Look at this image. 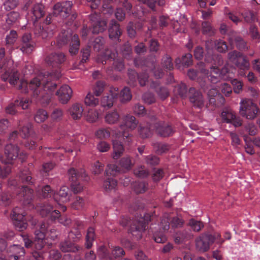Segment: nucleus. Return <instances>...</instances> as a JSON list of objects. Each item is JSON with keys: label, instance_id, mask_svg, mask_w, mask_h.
<instances>
[{"label": "nucleus", "instance_id": "bf43d9fd", "mask_svg": "<svg viewBox=\"0 0 260 260\" xmlns=\"http://www.w3.org/2000/svg\"><path fill=\"white\" fill-rule=\"evenodd\" d=\"M105 85V83L104 81H97L93 89L94 95L97 96H100L104 91Z\"/></svg>", "mask_w": 260, "mask_h": 260}, {"label": "nucleus", "instance_id": "0eeeda50", "mask_svg": "<svg viewBox=\"0 0 260 260\" xmlns=\"http://www.w3.org/2000/svg\"><path fill=\"white\" fill-rule=\"evenodd\" d=\"M70 43L69 52L72 55L78 53L79 46L80 41L77 35H72L71 30H62L59 34L56 39V46L58 48H61L66 46L69 42Z\"/></svg>", "mask_w": 260, "mask_h": 260}, {"label": "nucleus", "instance_id": "20e7f679", "mask_svg": "<svg viewBox=\"0 0 260 260\" xmlns=\"http://www.w3.org/2000/svg\"><path fill=\"white\" fill-rule=\"evenodd\" d=\"M139 219L132 221L131 217L126 215H121L118 222L121 226L125 227L129 225L128 230V234L132 235L134 240L138 241L142 238L143 233L148 228L149 223L151 221L150 213L145 212Z\"/></svg>", "mask_w": 260, "mask_h": 260}, {"label": "nucleus", "instance_id": "052dcab7", "mask_svg": "<svg viewBox=\"0 0 260 260\" xmlns=\"http://www.w3.org/2000/svg\"><path fill=\"white\" fill-rule=\"evenodd\" d=\"M85 104L89 106H95L99 102V99L95 98L93 95L88 93L84 100Z\"/></svg>", "mask_w": 260, "mask_h": 260}, {"label": "nucleus", "instance_id": "9b49d317", "mask_svg": "<svg viewBox=\"0 0 260 260\" xmlns=\"http://www.w3.org/2000/svg\"><path fill=\"white\" fill-rule=\"evenodd\" d=\"M240 104L239 113L241 116L249 120H253L256 117L259 109L252 100L242 99Z\"/></svg>", "mask_w": 260, "mask_h": 260}, {"label": "nucleus", "instance_id": "49530a36", "mask_svg": "<svg viewBox=\"0 0 260 260\" xmlns=\"http://www.w3.org/2000/svg\"><path fill=\"white\" fill-rule=\"evenodd\" d=\"M215 48L218 52L220 53H225L228 50L226 43L220 39L215 40Z\"/></svg>", "mask_w": 260, "mask_h": 260}, {"label": "nucleus", "instance_id": "a19ab883", "mask_svg": "<svg viewBox=\"0 0 260 260\" xmlns=\"http://www.w3.org/2000/svg\"><path fill=\"white\" fill-rule=\"evenodd\" d=\"M19 176L21 181L24 183L32 184L34 182L32 178L30 175V172L27 169L21 171Z\"/></svg>", "mask_w": 260, "mask_h": 260}, {"label": "nucleus", "instance_id": "39448f33", "mask_svg": "<svg viewBox=\"0 0 260 260\" xmlns=\"http://www.w3.org/2000/svg\"><path fill=\"white\" fill-rule=\"evenodd\" d=\"M184 223L183 219L177 216L173 217L171 220L167 217L161 219L157 225V228L153 232V239L157 243H165L168 240L166 233L168 232L170 225L175 229L181 227Z\"/></svg>", "mask_w": 260, "mask_h": 260}, {"label": "nucleus", "instance_id": "ddd939ff", "mask_svg": "<svg viewBox=\"0 0 260 260\" xmlns=\"http://www.w3.org/2000/svg\"><path fill=\"white\" fill-rule=\"evenodd\" d=\"M19 135L23 138H28L25 142V146L29 149H34L37 146V143L42 140L40 136L36 132H32L31 125H27L20 129Z\"/></svg>", "mask_w": 260, "mask_h": 260}, {"label": "nucleus", "instance_id": "a878e982", "mask_svg": "<svg viewBox=\"0 0 260 260\" xmlns=\"http://www.w3.org/2000/svg\"><path fill=\"white\" fill-rule=\"evenodd\" d=\"M106 179L104 186L106 190L112 189L114 187V165L107 166L105 171Z\"/></svg>", "mask_w": 260, "mask_h": 260}, {"label": "nucleus", "instance_id": "f257e3e1", "mask_svg": "<svg viewBox=\"0 0 260 260\" xmlns=\"http://www.w3.org/2000/svg\"><path fill=\"white\" fill-rule=\"evenodd\" d=\"M0 69L4 73L1 75L2 80H9L10 84L23 93L32 91V96L42 105H47L51 96L49 92L56 89L57 81L60 76V72L53 73L42 71L30 80L29 83L20 79V74L13 67V61L6 53L4 48H0Z\"/></svg>", "mask_w": 260, "mask_h": 260}, {"label": "nucleus", "instance_id": "bb28decb", "mask_svg": "<svg viewBox=\"0 0 260 260\" xmlns=\"http://www.w3.org/2000/svg\"><path fill=\"white\" fill-rule=\"evenodd\" d=\"M133 166L131 158L129 156H125L121 158L117 165H115V173H125L130 170Z\"/></svg>", "mask_w": 260, "mask_h": 260}, {"label": "nucleus", "instance_id": "8fccbe9b", "mask_svg": "<svg viewBox=\"0 0 260 260\" xmlns=\"http://www.w3.org/2000/svg\"><path fill=\"white\" fill-rule=\"evenodd\" d=\"M140 136L143 139L151 137L153 134L152 129L148 125H140L139 129Z\"/></svg>", "mask_w": 260, "mask_h": 260}, {"label": "nucleus", "instance_id": "603ef678", "mask_svg": "<svg viewBox=\"0 0 260 260\" xmlns=\"http://www.w3.org/2000/svg\"><path fill=\"white\" fill-rule=\"evenodd\" d=\"M19 18V13L17 12L12 11L7 14L6 21L8 25H13L17 21Z\"/></svg>", "mask_w": 260, "mask_h": 260}, {"label": "nucleus", "instance_id": "6e6552de", "mask_svg": "<svg viewBox=\"0 0 260 260\" xmlns=\"http://www.w3.org/2000/svg\"><path fill=\"white\" fill-rule=\"evenodd\" d=\"M233 70L235 69H233L229 64L225 65L221 69L212 67L211 68L210 74L207 75V78L213 84L218 83L220 79L231 80L234 77Z\"/></svg>", "mask_w": 260, "mask_h": 260}, {"label": "nucleus", "instance_id": "5fc2aeb1", "mask_svg": "<svg viewBox=\"0 0 260 260\" xmlns=\"http://www.w3.org/2000/svg\"><path fill=\"white\" fill-rule=\"evenodd\" d=\"M111 59H112V54L110 53L108 50H106L105 52L98 55L97 61L98 62H101L102 64H104L107 63V61L108 60L112 61Z\"/></svg>", "mask_w": 260, "mask_h": 260}, {"label": "nucleus", "instance_id": "09e8293b", "mask_svg": "<svg viewBox=\"0 0 260 260\" xmlns=\"http://www.w3.org/2000/svg\"><path fill=\"white\" fill-rule=\"evenodd\" d=\"M188 224L194 232H199L204 227V223L202 221H198L194 218L189 219Z\"/></svg>", "mask_w": 260, "mask_h": 260}, {"label": "nucleus", "instance_id": "0e129e2a", "mask_svg": "<svg viewBox=\"0 0 260 260\" xmlns=\"http://www.w3.org/2000/svg\"><path fill=\"white\" fill-rule=\"evenodd\" d=\"M241 15L244 19V20L246 23H250L254 19V14L250 10H244L241 13Z\"/></svg>", "mask_w": 260, "mask_h": 260}, {"label": "nucleus", "instance_id": "13d9d810", "mask_svg": "<svg viewBox=\"0 0 260 260\" xmlns=\"http://www.w3.org/2000/svg\"><path fill=\"white\" fill-rule=\"evenodd\" d=\"M99 252L101 257L105 260H113V255L110 254L107 249L105 246H101Z\"/></svg>", "mask_w": 260, "mask_h": 260}, {"label": "nucleus", "instance_id": "4be33fe9", "mask_svg": "<svg viewBox=\"0 0 260 260\" xmlns=\"http://www.w3.org/2000/svg\"><path fill=\"white\" fill-rule=\"evenodd\" d=\"M175 63L177 69L183 71L192 64V55L190 53H186L181 57H177L175 60Z\"/></svg>", "mask_w": 260, "mask_h": 260}, {"label": "nucleus", "instance_id": "b1692460", "mask_svg": "<svg viewBox=\"0 0 260 260\" xmlns=\"http://www.w3.org/2000/svg\"><path fill=\"white\" fill-rule=\"evenodd\" d=\"M59 249L63 252L76 253L82 250V248L67 238L59 243Z\"/></svg>", "mask_w": 260, "mask_h": 260}, {"label": "nucleus", "instance_id": "4468645a", "mask_svg": "<svg viewBox=\"0 0 260 260\" xmlns=\"http://www.w3.org/2000/svg\"><path fill=\"white\" fill-rule=\"evenodd\" d=\"M25 212L18 207L14 208L11 214V218L13 221V224L16 229L23 231L27 227V223L24 219Z\"/></svg>", "mask_w": 260, "mask_h": 260}, {"label": "nucleus", "instance_id": "f3484780", "mask_svg": "<svg viewBox=\"0 0 260 260\" xmlns=\"http://www.w3.org/2000/svg\"><path fill=\"white\" fill-rule=\"evenodd\" d=\"M30 103V102L28 99L15 100L14 102L10 103L6 108V112L10 115H15L17 113L18 109L20 107L23 110L27 109Z\"/></svg>", "mask_w": 260, "mask_h": 260}, {"label": "nucleus", "instance_id": "c9c22d12", "mask_svg": "<svg viewBox=\"0 0 260 260\" xmlns=\"http://www.w3.org/2000/svg\"><path fill=\"white\" fill-rule=\"evenodd\" d=\"M144 161L145 164L149 167L152 169L159 165L160 162V158L158 156L155 155L150 154L145 157Z\"/></svg>", "mask_w": 260, "mask_h": 260}, {"label": "nucleus", "instance_id": "aec40b11", "mask_svg": "<svg viewBox=\"0 0 260 260\" xmlns=\"http://www.w3.org/2000/svg\"><path fill=\"white\" fill-rule=\"evenodd\" d=\"M188 97L189 101L193 104V106L202 108L204 106V99L202 93L194 87H190L189 89Z\"/></svg>", "mask_w": 260, "mask_h": 260}, {"label": "nucleus", "instance_id": "6ab92c4d", "mask_svg": "<svg viewBox=\"0 0 260 260\" xmlns=\"http://www.w3.org/2000/svg\"><path fill=\"white\" fill-rule=\"evenodd\" d=\"M89 17L92 25L90 29L93 34H99L103 31L106 29V22L104 20H101L98 14H91L90 15Z\"/></svg>", "mask_w": 260, "mask_h": 260}, {"label": "nucleus", "instance_id": "473e14b6", "mask_svg": "<svg viewBox=\"0 0 260 260\" xmlns=\"http://www.w3.org/2000/svg\"><path fill=\"white\" fill-rule=\"evenodd\" d=\"M233 41L237 49L241 51H246L250 47L247 42L240 36H234Z\"/></svg>", "mask_w": 260, "mask_h": 260}, {"label": "nucleus", "instance_id": "2f4dec72", "mask_svg": "<svg viewBox=\"0 0 260 260\" xmlns=\"http://www.w3.org/2000/svg\"><path fill=\"white\" fill-rule=\"evenodd\" d=\"M46 244V239H45V235L42 233L35 234L34 241V247L36 250H41L45 246Z\"/></svg>", "mask_w": 260, "mask_h": 260}, {"label": "nucleus", "instance_id": "2eb2a0df", "mask_svg": "<svg viewBox=\"0 0 260 260\" xmlns=\"http://www.w3.org/2000/svg\"><path fill=\"white\" fill-rule=\"evenodd\" d=\"M215 41L211 39H208L205 42V46L206 48V54L205 55V61L207 63L216 64L218 59L217 64H219L221 62H222L221 56L218 55L213 52V48L215 47Z\"/></svg>", "mask_w": 260, "mask_h": 260}, {"label": "nucleus", "instance_id": "f03ea898", "mask_svg": "<svg viewBox=\"0 0 260 260\" xmlns=\"http://www.w3.org/2000/svg\"><path fill=\"white\" fill-rule=\"evenodd\" d=\"M73 5V2L70 1L56 3L52 8V12L48 14L42 25L35 26V36L43 40H48L53 37L56 28L55 25L53 23V17L63 20L71 15L70 20L74 21L77 17V14L72 12Z\"/></svg>", "mask_w": 260, "mask_h": 260}, {"label": "nucleus", "instance_id": "680f3d73", "mask_svg": "<svg viewBox=\"0 0 260 260\" xmlns=\"http://www.w3.org/2000/svg\"><path fill=\"white\" fill-rule=\"evenodd\" d=\"M206 52H204V48L200 46H197L194 49V57L197 60H201L205 58Z\"/></svg>", "mask_w": 260, "mask_h": 260}, {"label": "nucleus", "instance_id": "dca6fc26", "mask_svg": "<svg viewBox=\"0 0 260 260\" xmlns=\"http://www.w3.org/2000/svg\"><path fill=\"white\" fill-rule=\"evenodd\" d=\"M154 127L156 133L161 137H171L175 132V128L171 124L162 121L156 122Z\"/></svg>", "mask_w": 260, "mask_h": 260}, {"label": "nucleus", "instance_id": "6e6d98bb", "mask_svg": "<svg viewBox=\"0 0 260 260\" xmlns=\"http://www.w3.org/2000/svg\"><path fill=\"white\" fill-rule=\"evenodd\" d=\"M81 237L82 234L81 232L79 230L75 229L69 232L67 239L70 240H72L73 242H75L78 241L81 239Z\"/></svg>", "mask_w": 260, "mask_h": 260}, {"label": "nucleus", "instance_id": "774afa93", "mask_svg": "<svg viewBox=\"0 0 260 260\" xmlns=\"http://www.w3.org/2000/svg\"><path fill=\"white\" fill-rule=\"evenodd\" d=\"M134 112L139 116H144L146 114V110L143 105L137 104L134 107Z\"/></svg>", "mask_w": 260, "mask_h": 260}, {"label": "nucleus", "instance_id": "c03bdc74", "mask_svg": "<svg viewBox=\"0 0 260 260\" xmlns=\"http://www.w3.org/2000/svg\"><path fill=\"white\" fill-rule=\"evenodd\" d=\"M48 118L47 112L41 109H38L34 116L35 120L37 123L44 122Z\"/></svg>", "mask_w": 260, "mask_h": 260}, {"label": "nucleus", "instance_id": "5701e85b", "mask_svg": "<svg viewBox=\"0 0 260 260\" xmlns=\"http://www.w3.org/2000/svg\"><path fill=\"white\" fill-rule=\"evenodd\" d=\"M35 46V43L31 39L30 34L26 33L21 39V43L19 46L20 50L25 53H31Z\"/></svg>", "mask_w": 260, "mask_h": 260}, {"label": "nucleus", "instance_id": "c756f323", "mask_svg": "<svg viewBox=\"0 0 260 260\" xmlns=\"http://www.w3.org/2000/svg\"><path fill=\"white\" fill-rule=\"evenodd\" d=\"M95 237V229L92 226L89 227L85 236V246L87 249H90L92 247Z\"/></svg>", "mask_w": 260, "mask_h": 260}, {"label": "nucleus", "instance_id": "3c124183", "mask_svg": "<svg viewBox=\"0 0 260 260\" xmlns=\"http://www.w3.org/2000/svg\"><path fill=\"white\" fill-rule=\"evenodd\" d=\"M113 104L114 95L113 94L103 97L101 101V105L105 108L109 109L113 106Z\"/></svg>", "mask_w": 260, "mask_h": 260}, {"label": "nucleus", "instance_id": "f704fd0d", "mask_svg": "<svg viewBox=\"0 0 260 260\" xmlns=\"http://www.w3.org/2000/svg\"><path fill=\"white\" fill-rule=\"evenodd\" d=\"M83 111L82 106L79 104H75L70 109L69 112L74 119H79Z\"/></svg>", "mask_w": 260, "mask_h": 260}, {"label": "nucleus", "instance_id": "4d7b16f0", "mask_svg": "<svg viewBox=\"0 0 260 260\" xmlns=\"http://www.w3.org/2000/svg\"><path fill=\"white\" fill-rule=\"evenodd\" d=\"M155 91L158 96L162 100H165L169 95L168 88L165 86L156 87Z\"/></svg>", "mask_w": 260, "mask_h": 260}, {"label": "nucleus", "instance_id": "7ed1b4c3", "mask_svg": "<svg viewBox=\"0 0 260 260\" xmlns=\"http://www.w3.org/2000/svg\"><path fill=\"white\" fill-rule=\"evenodd\" d=\"M122 120L119 127L115 129V157H119L124 152V144H129L131 141L130 132L135 129L138 122L136 118L130 114L121 118L115 110V124Z\"/></svg>", "mask_w": 260, "mask_h": 260}, {"label": "nucleus", "instance_id": "79ce46f5", "mask_svg": "<svg viewBox=\"0 0 260 260\" xmlns=\"http://www.w3.org/2000/svg\"><path fill=\"white\" fill-rule=\"evenodd\" d=\"M165 173L162 168H152L151 178L154 182L159 181L164 176Z\"/></svg>", "mask_w": 260, "mask_h": 260}, {"label": "nucleus", "instance_id": "412c9836", "mask_svg": "<svg viewBox=\"0 0 260 260\" xmlns=\"http://www.w3.org/2000/svg\"><path fill=\"white\" fill-rule=\"evenodd\" d=\"M7 253L10 260H20L25 255L24 248L18 244L9 246L7 249Z\"/></svg>", "mask_w": 260, "mask_h": 260}, {"label": "nucleus", "instance_id": "9d476101", "mask_svg": "<svg viewBox=\"0 0 260 260\" xmlns=\"http://www.w3.org/2000/svg\"><path fill=\"white\" fill-rule=\"evenodd\" d=\"M5 159L2 156H0V160L5 164H12L13 161L17 158L22 162L25 158L23 153L20 152L19 147L16 144L11 143L6 145L4 150Z\"/></svg>", "mask_w": 260, "mask_h": 260}, {"label": "nucleus", "instance_id": "393cba45", "mask_svg": "<svg viewBox=\"0 0 260 260\" xmlns=\"http://www.w3.org/2000/svg\"><path fill=\"white\" fill-rule=\"evenodd\" d=\"M59 102L63 104H67L71 98L72 90L68 85H62L56 92Z\"/></svg>", "mask_w": 260, "mask_h": 260}, {"label": "nucleus", "instance_id": "338daca9", "mask_svg": "<svg viewBox=\"0 0 260 260\" xmlns=\"http://www.w3.org/2000/svg\"><path fill=\"white\" fill-rule=\"evenodd\" d=\"M127 75L129 78V83L132 85H135L138 79L139 74L133 69H128Z\"/></svg>", "mask_w": 260, "mask_h": 260}, {"label": "nucleus", "instance_id": "4c0bfd02", "mask_svg": "<svg viewBox=\"0 0 260 260\" xmlns=\"http://www.w3.org/2000/svg\"><path fill=\"white\" fill-rule=\"evenodd\" d=\"M202 32L204 35L212 37L215 35V30L211 24L208 21H203L202 23Z\"/></svg>", "mask_w": 260, "mask_h": 260}, {"label": "nucleus", "instance_id": "423d86ee", "mask_svg": "<svg viewBox=\"0 0 260 260\" xmlns=\"http://www.w3.org/2000/svg\"><path fill=\"white\" fill-rule=\"evenodd\" d=\"M69 180L72 182L71 190L74 194L80 193L85 188V183L87 182L89 177L83 169L78 170L70 168L68 172Z\"/></svg>", "mask_w": 260, "mask_h": 260}, {"label": "nucleus", "instance_id": "37998d69", "mask_svg": "<svg viewBox=\"0 0 260 260\" xmlns=\"http://www.w3.org/2000/svg\"><path fill=\"white\" fill-rule=\"evenodd\" d=\"M113 0H103V13L111 15L114 13Z\"/></svg>", "mask_w": 260, "mask_h": 260}, {"label": "nucleus", "instance_id": "cd10ccee", "mask_svg": "<svg viewBox=\"0 0 260 260\" xmlns=\"http://www.w3.org/2000/svg\"><path fill=\"white\" fill-rule=\"evenodd\" d=\"M190 237L191 234L185 230H178L173 235L174 242L178 245L183 243Z\"/></svg>", "mask_w": 260, "mask_h": 260}, {"label": "nucleus", "instance_id": "ea45409f", "mask_svg": "<svg viewBox=\"0 0 260 260\" xmlns=\"http://www.w3.org/2000/svg\"><path fill=\"white\" fill-rule=\"evenodd\" d=\"M141 3L147 5L152 11H155V6L157 4L163 6L165 4V0H138Z\"/></svg>", "mask_w": 260, "mask_h": 260}, {"label": "nucleus", "instance_id": "72a5a7b5", "mask_svg": "<svg viewBox=\"0 0 260 260\" xmlns=\"http://www.w3.org/2000/svg\"><path fill=\"white\" fill-rule=\"evenodd\" d=\"M37 209L40 214L42 217L47 216L48 215H51L53 212V207L50 204L47 203H42L37 205Z\"/></svg>", "mask_w": 260, "mask_h": 260}, {"label": "nucleus", "instance_id": "de8ad7c7", "mask_svg": "<svg viewBox=\"0 0 260 260\" xmlns=\"http://www.w3.org/2000/svg\"><path fill=\"white\" fill-rule=\"evenodd\" d=\"M132 97V95L129 88L124 87L120 92L119 99L121 103H125L129 101Z\"/></svg>", "mask_w": 260, "mask_h": 260}, {"label": "nucleus", "instance_id": "a211bd4d", "mask_svg": "<svg viewBox=\"0 0 260 260\" xmlns=\"http://www.w3.org/2000/svg\"><path fill=\"white\" fill-rule=\"evenodd\" d=\"M66 59V55L63 53H52L46 57L45 62L49 66L59 68Z\"/></svg>", "mask_w": 260, "mask_h": 260}, {"label": "nucleus", "instance_id": "69168bd1", "mask_svg": "<svg viewBox=\"0 0 260 260\" xmlns=\"http://www.w3.org/2000/svg\"><path fill=\"white\" fill-rule=\"evenodd\" d=\"M104 44V40L102 37L96 38L92 43L93 49L95 51L99 52L102 48Z\"/></svg>", "mask_w": 260, "mask_h": 260}, {"label": "nucleus", "instance_id": "e433bc0d", "mask_svg": "<svg viewBox=\"0 0 260 260\" xmlns=\"http://www.w3.org/2000/svg\"><path fill=\"white\" fill-rule=\"evenodd\" d=\"M161 67L168 71H172L174 69V63L171 56L168 54H165L161 60Z\"/></svg>", "mask_w": 260, "mask_h": 260}, {"label": "nucleus", "instance_id": "a18cd8bd", "mask_svg": "<svg viewBox=\"0 0 260 260\" xmlns=\"http://www.w3.org/2000/svg\"><path fill=\"white\" fill-rule=\"evenodd\" d=\"M174 90L181 98H184L187 96V87L184 83H181L175 86Z\"/></svg>", "mask_w": 260, "mask_h": 260}, {"label": "nucleus", "instance_id": "7c9ffc66", "mask_svg": "<svg viewBox=\"0 0 260 260\" xmlns=\"http://www.w3.org/2000/svg\"><path fill=\"white\" fill-rule=\"evenodd\" d=\"M51 219L58 221L64 226H68L71 223V219L66 216H61L60 211L58 210H54L51 215Z\"/></svg>", "mask_w": 260, "mask_h": 260}, {"label": "nucleus", "instance_id": "f8f14e48", "mask_svg": "<svg viewBox=\"0 0 260 260\" xmlns=\"http://www.w3.org/2000/svg\"><path fill=\"white\" fill-rule=\"evenodd\" d=\"M220 237V235L216 237L215 234H212L209 231L205 232L196 239V248L200 252H207L210 249V246Z\"/></svg>", "mask_w": 260, "mask_h": 260}, {"label": "nucleus", "instance_id": "c85d7f7f", "mask_svg": "<svg viewBox=\"0 0 260 260\" xmlns=\"http://www.w3.org/2000/svg\"><path fill=\"white\" fill-rule=\"evenodd\" d=\"M31 12L36 20L40 19L45 14V6L41 3H37L33 5Z\"/></svg>", "mask_w": 260, "mask_h": 260}, {"label": "nucleus", "instance_id": "e2e57ef3", "mask_svg": "<svg viewBox=\"0 0 260 260\" xmlns=\"http://www.w3.org/2000/svg\"><path fill=\"white\" fill-rule=\"evenodd\" d=\"M134 174L140 178H145L149 175L148 171L146 170L144 166L139 167L134 171Z\"/></svg>", "mask_w": 260, "mask_h": 260}, {"label": "nucleus", "instance_id": "1a4fd4ad", "mask_svg": "<svg viewBox=\"0 0 260 260\" xmlns=\"http://www.w3.org/2000/svg\"><path fill=\"white\" fill-rule=\"evenodd\" d=\"M228 58L238 69V74L241 76H245L250 67L249 60L242 53L237 50L230 51L228 54Z\"/></svg>", "mask_w": 260, "mask_h": 260}, {"label": "nucleus", "instance_id": "58836bf2", "mask_svg": "<svg viewBox=\"0 0 260 260\" xmlns=\"http://www.w3.org/2000/svg\"><path fill=\"white\" fill-rule=\"evenodd\" d=\"M155 152L158 154L166 153L170 149L169 145L167 143L156 142L153 144Z\"/></svg>", "mask_w": 260, "mask_h": 260}, {"label": "nucleus", "instance_id": "864d4df0", "mask_svg": "<svg viewBox=\"0 0 260 260\" xmlns=\"http://www.w3.org/2000/svg\"><path fill=\"white\" fill-rule=\"evenodd\" d=\"M221 117L223 122L230 123L235 117V114L230 110H224L221 113Z\"/></svg>", "mask_w": 260, "mask_h": 260}]
</instances>
